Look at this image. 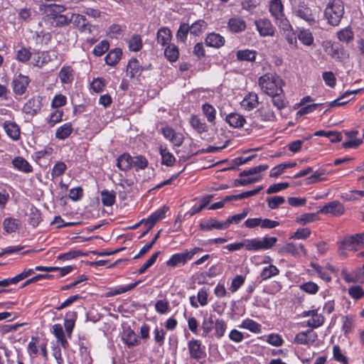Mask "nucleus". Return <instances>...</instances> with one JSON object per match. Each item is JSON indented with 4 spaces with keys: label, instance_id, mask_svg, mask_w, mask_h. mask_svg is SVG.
<instances>
[{
    "label": "nucleus",
    "instance_id": "obj_1",
    "mask_svg": "<svg viewBox=\"0 0 364 364\" xmlns=\"http://www.w3.org/2000/svg\"><path fill=\"white\" fill-rule=\"evenodd\" d=\"M66 10L63 5L51 4L44 6L43 13L48 21L56 27H62L68 25L71 19L63 13Z\"/></svg>",
    "mask_w": 364,
    "mask_h": 364
},
{
    "label": "nucleus",
    "instance_id": "obj_2",
    "mask_svg": "<svg viewBox=\"0 0 364 364\" xmlns=\"http://www.w3.org/2000/svg\"><path fill=\"white\" fill-rule=\"evenodd\" d=\"M258 83L262 90L269 96L282 94V80L276 75L267 73L259 78Z\"/></svg>",
    "mask_w": 364,
    "mask_h": 364
},
{
    "label": "nucleus",
    "instance_id": "obj_3",
    "mask_svg": "<svg viewBox=\"0 0 364 364\" xmlns=\"http://www.w3.org/2000/svg\"><path fill=\"white\" fill-rule=\"evenodd\" d=\"M344 14V4L341 0L330 1L323 12L327 23L332 26H338Z\"/></svg>",
    "mask_w": 364,
    "mask_h": 364
},
{
    "label": "nucleus",
    "instance_id": "obj_4",
    "mask_svg": "<svg viewBox=\"0 0 364 364\" xmlns=\"http://www.w3.org/2000/svg\"><path fill=\"white\" fill-rule=\"evenodd\" d=\"M269 11L274 18L277 26L284 31L291 29L289 21L284 13V5L282 0H271L269 5Z\"/></svg>",
    "mask_w": 364,
    "mask_h": 364
},
{
    "label": "nucleus",
    "instance_id": "obj_5",
    "mask_svg": "<svg viewBox=\"0 0 364 364\" xmlns=\"http://www.w3.org/2000/svg\"><path fill=\"white\" fill-rule=\"evenodd\" d=\"M277 242L275 237H264L262 239L252 238L243 240L245 248L247 251L257 252L260 250H269L273 247Z\"/></svg>",
    "mask_w": 364,
    "mask_h": 364
},
{
    "label": "nucleus",
    "instance_id": "obj_6",
    "mask_svg": "<svg viewBox=\"0 0 364 364\" xmlns=\"http://www.w3.org/2000/svg\"><path fill=\"white\" fill-rule=\"evenodd\" d=\"M294 16L306 21L309 26L314 25L317 21L316 15L304 1H299L292 6Z\"/></svg>",
    "mask_w": 364,
    "mask_h": 364
},
{
    "label": "nucleus",
    "instance_id": "obj_7",
    "mask_svg": "<svg viewBox=\"0 0 364 364\" xmlns=\"http://www.w3.org/2000/svg\"><path fill=\"white\" fill-rule=\"evenodd\" d=\"M279 252L283 255H289L294 257H299L301 253L307 255V251L301 243L288 242L279 248Z\"/></svg>",
    "mask_w": 364,
    "mask_h": 364
},
{
    "label": "nucleus",
    "instance_id": "obj_8",
    "mask_svg": "<svg viewBox=\"0 0 364 364\" xmlns=\"http://www.w3.org/2000/svg\"><path fill=\"white\" fill-rule=\"evenodd\" d=\"M303 317H309L306 321V326L311 328H317L321 326L324 321L325 318L321 314H318L317 309L305 311L302 313Z\"/></svg>",
    "mask_w": 364,
    "mask_h": 364
},
{
    "label": "nucleus",
    "instance_id": "obj_9",
    "mask_svg": "<svg viewBox=\"0 0 364 364\" xmlns=\"http://www.w3.org/2000/svg\"><path fill=\"white\" fill-rule=\"evenodd\" d=\"M345 212L343 205L338 200H333L325 204L318 210V213L325 215H331L333 216H340Z\"/></svg>",
    "mask_w": 364,
    "mask_h": 364
},
{
    "label": "nucleus",
    "instance_id": "obj_10",
    "mask_svg": "<svg viewBox=\"0 0 364 364\" xmlns=\"http://www.w3.org/2000/svg\"><path fill=\"white\" fill-rule=\"evenodd\" d=\"M255 26L261 36H273L275 28L267 18H260L255 21Z\"/></svg>",
    "mask_w": 364,
    "mask_h": 364
},
{
    "label": "nucleus",
    "instance_id": "obj_11",
    "mask_svg": "<svg viewBox=\"0 0 364 364\" xmlns=\"http://www.w3.org/2000/svg\"><path fill=\"white\" fill-rule=\"evenodd\" d=\"M164 136L171 142L175 146H181L184 137L181 133L176 132L172 127L166 126L161 129Z\"/></svg>",
    "mask_w": 364,
    "mask_h": 364
},
{
    "label": "nucleus",
    "instance_id": "obj_12",
    "mask_svg": "<svg viewBox=\"0 0 364 364\" xmlns=\"http://www.w3.org/2000/svg\"><path fill=\"white\" fill-rule=\"evenodd\" d=\"M29 82L30 80L28 76L19 74L12 82L14 93L18 95L24 94Z\"/></svg>",
    "mask_w": 364,
    "mask_h": 364
},
{
    "label": "nucleus",
    "instance_id": "obj_13",
    "mask_svg": "<svg viewBox=\"0 0 364 364\" xmlns=\"http://www.w3.org/2000/svg\"><path fill=\"white\" fill-rule=\"evenodd\" d=\"M316 339L317 334L312 330H307L298 333L294 338V342L297 344L310 346L312 345Z\"/></svg>",
    "mask_w": 364,
    "mask_h": 364
},
{
    "label": "nucleus",
    "instance_id": "obj_14",
    "mask_svg": "<svg viewBox=\"0 0 364 364\" xmlns=\"http://www.w3.org/2000/svg\"><path fill=\"white\" fill-rule=\"evenodd\" d=\"M168 210V208L164 206L162 208L156 210L147 219H144V225L146 228V232H149L154 225L165 217V213Z\"/></svg>",
    "mask_w": 364,
    "mask_h": 364
},
{
    "label": "nucleus",
    "instance_id": "obj_15",
    "mask_svg": "<svg viewBox=\"0 0 364 364\" xmlns=\"http://www.w3.org/2000/svg\"><path fill=\"white\" fill-rule=\"evenodd\" d=\"M228 28L231 33H241L247 28L246 21L239 16L232 17L228 21Z\"/></svg>",
    "mask_w": 364,
    "mask_h": 364
},
{
    "label": "nucleus",
    "instance_id": "obj_16",
    "mask_svg": "<svg viewBox=\"0 0 364 364\" xmlns=\"http://www.w3.org/2000/svg\"><path fill=\"white\" fill-rule=\"evenodd\" d=\"M3 128L11 139L17 141L20 139L21 129L19 126L13 121H5L3 123Z\"/></svg>",
    "mask_w": 364,
    "mask_h": 364
},
{
    "label": "nucleus",
    "instance_id": "obj_17",
    "mask_svg": "<svg viewBox=\"0 0 364 364\" xmlns=\"http://www.w3.org/2000/svg\"><path fill=\"white\" fill-rule=\"evenodd\" d=\"M122 340L128 348L136 346L140 343L137 335L130 327H128L123 331Z\"/></svg>",
    "mask_w": 364,
    "mask_h": 364
},
{
    "label": "nucleus",
    "instance_id": "obj_18",
    "mask_svg": "<svg viewBox=\"0 0 364 364\" xmlns=\"http://www.w3.org/2000/svg\"><path fill=\"white\" fill-rule=\"evenodd\" d=\"M205 43L208 47L219 48L224 46L225 39L220 33L212 32L207 35Z\"/></svg>",
    "mask_w": 364,
    "mask_h": 364
},
{
    "label": "nucleus",
    "instance_id": "obj_19",
    "mask_svg": "<svg viewBox=\"0 0 364 364\" xmlns=\"http://www.w3.org/2000/svg\"><path fill=\"white\" fill-rule=\"evenodd\" d=\"M188 260H190L186 251L180 253H176L169 258L166 262V265L168 267L174 268L181 265H184Z\"/></svg>",
    "mask_w": 364,
    "mask_h": 364
},
{
    "label": "nucleus",
    "instance_id": "obj_20",
    "mask_svg": "<svg viewBox=\"0 0 364 364\" xmlns=\"http://www.w3.org/2000/svg\"><path fill=\"white\" fill-rule=\"evenodd\" d=\"M188 350L191 358L198 360L205 355L201 342L198 340L192 339L188 343Z\"/></svg>",
    "mask_w": 364,
    "mask_h": 364
},
{
    "label": "nucleus",
    "instance_id": "obj_21",
    "mask_svg": "<svg viewBox=\"0 0 364 364\" xmlns=\"http://www.w3.org/2000/svg\"><path fill=\"white\" fill-rule=\"evenodd\" d=\"M345 134L348 139V140L343 143V146L346 149H355L363 143L362 139L357 138L358 134V131L357 130L345 132Z\"/></svg>",
    "mask_w": 364,
    "mask_h": 364
},
{
    "label": "nucleus",
    "instance_id": "obj_22",
    "mask_svg": "<svg viewBox=\"0 0 364 364\" xmlns=\"http://www.w3.org/2000/svg\"><path fill=\"white\" fill-rule=\"evenodd\" d=\"M116 166L122 171H129L133 167L132 156L127 153L119 155L117 159Z\"/></svg>",
    "mask_w": 364,
    "mask_h": 364
},
{
    "label": "nucleus",
    "instance_id": "obj_23",
    "mask_svg": "<svg viewBox=\"0 0 364 364\" xmlns=\"http://www.w3.org/2000/svg\"><path fill=\"white\" fill-rule=\"evenodd\" d=\"M172 39L171 31L168 27L160 28L156 33V41L160 46L165 47L171 43Z\"/></svg>",
    "mask_w": 364,
    "mask_h": 364
},
{
    "label": "nucleus",
    "instance_id": "obj_24",
    "mask_svg": "<svg viewBox=\"0 0 364 364\" xmlns=\"http://www.w3.org/2000/svg\"><path fill=\"white\" fill-rule=\"evenodd\" d=\"M258 104V96L255 92H249L245 96L240 103L241 107L247 111H250L256 108Z\"/></svg>",
    "mask_w": 364,
    "mask_h": 364
},
{
    "label": "nucleus",
    "instance_id": "obj_25",
    "mask_svg": "<svg viewBox=\"0 0 364 364\" xmlns=\"http://www.w3.org/2000/svg\"><path fill=\"white\" fill-rule=\"evenodd\" d=\"M75 71L71 66H63L58 77L63 84H71L74 80Z\"/></svg>",
    "mask_w": 364,
    "mask_h": 364
},
{
    "label": "nucleus",
    "instance_id": "obj_26",
    "mask_svg": "<svg viewBox=\"0 0 364 364\" xmlns=\"http://www.w3.org/2000/svg\"><path fill=\"white\" fill-rule=\"evenodd\" d=\"M360 249V247L355 242L353 238L350 236H348L341 242L339 254L340 255H344L346 257L345 250L357 252Z\"/></svg>",
    "mask_w": 364,
    "mask_h": 364
},
{
    "label": "nucleus",
    "instance_id": "obj_27",
    "mask_svg": "<svg viewBox=\"0 0 364 364\" xmlns=\"http://www.w3.org/2000/svg\"><path fill=\"white\" fill-rule=\"evenodd\" d=\"M73 132L71 122H66L60 126L55 131V137L59 140H65L68 138Z\"/></svg>",
    "mask_w": 364,
    "mask_h": 364
},
{
    "label": "nucleus",
    "instance_id": "obj_28",
    "mask_svg": "<svg viewBox=\"0 0 364 364\" xmlns=\"http://www.w3.org/2000/svg\"><path fill=\"white\" fill-rule=\"evenodd\" d=\"M12 164L16 169L23 173H28L33 171L31 164L21 156L15 157L12 160Z\"/></svg>",
    "mask_w": 364,
    "mask_h": 364
},
{
    "label": "nucleus",
    "instance_id": "obj_29",
    "mask_svg": "<svg viewBox=\"0 0 364 364\" xmlns=\"http://www.w3.org/2000/svg\"><path fill=\"white\" fill-rule=\"evenodd\" d=\"M226 122L234 128H241L246 122L245 118L237 113H230L226 116Z\"/></svg>",
    "mask_w": 364,
    "mask_h": 364
},
{
    "label": "nucleus",
    "instance_id": "obj_30",
    "mask_svg": "<svg viewBox=\"0 0 364 364\" xmlns=\"http://www.w3.org/2000/svg\"><path fill=\"white\" fill-rule=\"evenodd\" d=\"M200 228L203 231H210L213 229L223 230L226 228L225 223H221L215 218H210L206 222L201 223Z\"/></svg>",
    "mask_w": 364,
    "mask_h": 364
},
{
    "label": "nucleus",
    "instance_id": "obj_31",
    "mask_svg": "<svg viewBox=\"0 0 364 364\" xmlns=\"http://www.w3.org/2000/svg\"><path fill=\"white\" fill-rule=\"evenodd\" d=\"M41 100L31 98L24 105L23 109L25 113L34 115L41 109Z\"/></svg>",
    "mask_w": 364,
    "mask_h": 364
},
{
    "label": "nucleus",
    "instance_id": "obj_32",
    "mask_svg": "<svg viewBox=\"0 0 364 364\" xmlns=\"http://www.w3.org/2000/svg\"><path fill=\"white\" fill-rule=\"evenodd\" d=\"M141 68L138 60L131 59L127 67V75L131 78H134L140 75Z\"/></svg>",
    "mask_w": 364,
    "mask_h": 364
},
{
    "label": "nucleus",
    "instance_id": "obj_33",
    "mask_svg": "<svg viewBox=\"0 0 364 364\" xmlns=\"http://www.w3.org/2000/svg\"><path fill=\"white\" fill-rule=\"evenodd\" d=\"M53 333L57 338L58 341L60 343L61 346L66 349L69 343L65 338V333L63 326L60 323H56L53 326Z\"/></svg>",
    "mask_w": 364,
    "mask_h": 364
},
{
    "label": "nucleus",
    "instance_id": "obj_34",
    "mask_svg": "<svg viewBox=\"0 0 364 364\" xmlns=\"http://www.w3.org/2000/svg\"><path fill=\"white\" fill-rule=\"evenodd\" d=\"M191 126L199 134L208 132V126L205 122L197 115H193L190 118Z\"/></svg>",
    "mask_w": 364,
    "mask_h": 364
},
{
    "label": "nucleus",
    "instance_id": "obj_35",
    "mask_svg": "<svg viewBox=\"0 0 364 364\" xmlns=\"http://www.w3.org/2000/svg\"><path fill=\"white\" fill-rule=\"evenodd\" d=\"M159 153L161 156V164L163 165H166V166H172L174 164L176 158L166 147L160 146Z\"/></svg>",
    "mask_w": 364,
    "mask_h": 364
},
{
    "label": "nucleus",
    "instance_id": "obj_36",
    "mask_svg": "<svg viewBox=\"0 0 364 364\" xmlns=\"http://www.w3.org/2000/svg\"><path fill=\"white\" fill-rule=\"evenodd\" d=\"M257 52L253 50H239L236 53V58L240 61L254 62L256 59Z\"/></svg>",
    "mask_w": 364,
    "mask_h": 364
},
{
    "label": "nucleus",
    "instance_id": "obj_37",
    "mask_svg": "<svg viewBox=\"0 0 364 364\" xmlns=\"http://www.w3.org/2000/svg\"><path fill=\"white\" fill-rule=\"evenodd\" d=\"M122 51L120 48H114L110 50L105 56V62L108 65L114 66L121 59Z\"/></svg>",
    "mask_w": 364,
    "mask_h": 364
},
{
    "label": "nucleus",
    "instance_id": "obj_38",
    "mask_svg": "<svg viewBox=\"0 0 364 364\" xmlns=\"http://www.w3.org/2000/svg\"><path fill=\"white\" fill-rule=\"evenodd\" d=\"M33 60L34 66L41 68L50 60V56L48 51H39L35 54Z\"/></svg>",
    "mask_w": 364,
    "mask_h": 364
},
{
    "label": "nucleus",
    "instance_id": "obj_39",
    "mask_svg": "<svg viewBox=\"0 0 364 364\" xmlns=\"http://www.w3.org/2000/svg\"><path fill=\"white\" fill-rule=\"evenodd\" d=\"M165 47L164 55L166 59L170 62H176L179 57L178 47L173 43H170Z\"/></svg>",
    "mask_w": 364,
    "mask_h": 364
},
{
    "label": "nucleus",
    "instance_id": "obj_40",
    "mask_svg": "<svg viewBox=\"0 0 364 364\" xmlns=\"http://www.w3.org/2000/svg\"><path fill=\"white\" fill-rule=\"evenodd\" d=\"M71 21H73V24L80 31H85L88 23L85 16L81 14H73L71 16Z\"/></svg>",
    "mask_w": 364,
    "mask_h": 364
},
{
    "label": "nucleus",
    "instance_id": "obj_41",
    "mask_svg": "<svg viewBox=\"0 0 364 364\" xmlns=\"http://www.w3.org/2000/svg\"><path fill=\"white\" fill-rule=\"evenodd\" d=\"M202 111L208 122L215 124L216 110L214 107L209 103H205L202 105Z\"/></svg>",
    "mask_w": 364,
    "mask_h": 364
},
{
    "label": "nucleus",
    "instance_id": "obj_42",
    "mask_svg": "<svg viewBox=\"0 0 364 364\" xmlns=\"http://www.w3.org/2000/svg\"><path fill=\"white\" fill-rule=\"evenodd\" d=\"M4 230L7 233L16 232L20 227V222L18 219L7 218L3 222Z\"/></svg>",
    "mask_w": 364,
    "mask_h": 364
},
{
    "label": "nucleus",
    "instance_id": "obj_43",
    "mask_svg": "<svg viewBox=\"0 0 364 364\" xmlns=\"http://www.w3.org/2000/svg\"><path fill=\"white\" fill-rule=\"evenodd\" d=\"M64 112L62 109H55L46 118L49 127H53L55 124L63 120Z\"/></svg>",
    "mask_w": 364,
    "mask_h": 364
},
{
    "label": "nucleus",
    "instance_id": "obj_44",
    "mask_svg": "<svg viewBox=\"0 0 364 364\" xmlns=\"http://www.w3.org/2000/svg\"><path fill=\"white\" fill-rule=\"evenodd\" d=\"M207 26L204 20H198L190 26V33L194 36H198L206 29Z\"/></svg>",
    "mask_w": 364,
    "mask_h": 364
},
{
    "label": "nucleus",
    "instance_id": "obj_45",
    "mask_svg": "<svg viewBox=\"0 0 364 364\" xmlns=\"http://www.w3.org/2000/svg\"><path fill=\"white\" fill-rule=\"evenodd\" d=\"M279 274V269L276 266L270 264L268 267L263 268L260 273V277L263 280H267L272 277L278 275Z\"/></svg>",
    "mask_w": 364,
    "mask_h": 364
},
{
    "label": "nucleus",
    "instance_id": "obj_46",
    "mask_svg": "<svg viewBox=\"0 0 364 364\" xmlns=\"http://www.w3.org/2000/svg\"><path fill=\"white\" fill-rule=\"evenodd\" d=\"M132 164L134 169L138 171L139 170L145 169L149 164L146 158L142 155H137L132 157Z\"/></svg>",
    "mask_w": 364,
    "mask_h": 364
},
{
    "label": "nucleus",
    "instance_id": "obj_47",
    "mask_svg": "<svg viewBox=\"0 0 364 364\" xmlns=\"http://www.w3.org/2000/svg\"><path fill=\"white\" fill-rule=\"evenodd\" d=\"M261 119L265 122H273L276 119V115L269 107H262L257 110Z\"/></svg>",
    "mask_w": 364,
    "mask_h": 364
},
{
    "label": "nucleus",
    "instance_id": "obj_48",
    "mask_svg": "<svg viewBox=\"0 0 364 364\" xmlns=\"http://www.w3.org/2000/svg\"><path fill=\"white\" fill-rule=\"evenodd\" d=\"M311 266L316 271V272L318 274V277L321 279H323L326 282H329L331 280V276L330 274V272L326 268L314 263H312Z\"/></svg>",
    "mask_w": 364,
    "mask_h": 364
},
{
    "label": "nucleus",
    "instance_id": "obj_49",
    "mask_svg": "<svg viewBox=\"0 0 364 364\" xmlns=\"http://www.w3.org/2000/svg\"><path fill=\"white\" fill-rule=\"evenodd\" d=\"M28 223L33 227H36L41 222V213L35 207L31 206L30 213L28 214Z\"/></svg>",
    "mask_w": 364,
    "mask_h": 364
},
{
    "label": "nucleus",
    "instance_id": "obj_50",
    "mask_svg": "<svg viewBox=\"0 0 364 364\" xmlns=\"http://www.w3.org/2000/svg\"><path fill=\"white\" fill-rule=\"evenodd\" d=\"M240 327L248 329L250 331L255 333H259L261 331L260 324L249 318L244 320L242 322Z\"/></svg>",
    "mask_w": 364,
    "mask_h": 364
},
{
    "label": "nucleus",
    "instance_id": "obj_51",
    "mask_svg": "<svg viewBox=\"0 0 364 364\" xmlns=\"http://www.w3.org/2000/svg\"><path fill=\"white\" fill-rule=\"evenodd\" d=\"M269 168L267 164H262L259 166H257L249 168L247 170H244L240 173V177H246V176H252L253 175H256L262 171H266Z\"/></svg>",
    "mask_w": 364,
    "mask_h": 364
},
{
    "label": "nucleus",
    "instance_id": "obj_52",
    "mask_svg": "<svg viewBox=\"0 0 364 364\" xmlns=\"http://www.w3.org/2000/svg\"><path fill=\"white\" fill-rule=\"evenodd\" d=\"M247 178L242 177V178H238L235 181V186H246L250 184L259 182L262 180V176L261 175H257L255 176H247Z\"/></svg>",
    "mask_w": 364,
    "mask_h": 364
},
{
    "label": "nucleus",
    "instance_id": "obj_53",
    "mask_svg": "<svg viewBox=\"0 0 364 364\" xmlns=\"http://www.w3.org/2000/svg\"><path fill=\"white\" fill-rule=\"evenodd\" d=\"M115 193L113 191H102L101 192L102 203L105 206H111L115 202Z\"/></svg>",
    "mask_w": 364,
    "mask_h": 364
},
{
    "label": "nucleus",
    "instance_id": "obj_54",
    "mask_svg": "<svg viewBox=\"0 0 364 364\" xmlns=\"http://www.w3.org/2000/svg\"><path fill=\"white\" fill-rule=\"evenodd\" d=\"M188 32H190V26L188 23H181L177 32L176 38L178 41L184 43L187 38Z\"/></svg>",
    "mask_w": 364,
    "mask_h": 364
},
{
    "label": "nucleus",
    "instance_id": "obj_55",
    "mask_svg": "<svg viewBox=\"0 0 364 364\" xmlns=\"http://www.w3.org/2000/svg\"><path fill=\"white\" fill-rule=\"evenodd\" d=\"M143 43L139 35H134L129 41V48L131 51L136 52L141 50Z\"/></svg>",
    "mask_w": 364,
    "mask_h": 364
},
{
    "label": "nucleus",
    "instance_id": "obj_56",
    "mask_svg": "<svg viewBox=\"0 0 364 364\" xmlns=\"http://www.w3.org/2000/svg\"><path fill=\"white\" fill-rule=\"evenodd\" d=\"M317 219V215L314 213H304L296 218L295 221L301 225H306L314 222Z\"/></svg>",
    "mask_w": 364,
    "mask_h": 364
},
{
    "label": "nucleus",
    "instance_id": "obj_57",
    "mask_svg": "<svg viewBox=\"0 0 364 364\" xmlns=\"http://www.w3.org/2000/svg\"><path fill=\"white\" fill-rule=\"evenodd\" d=\"M67 170L66 164L63 161H58L53 166L51 171L52 178L62 176Z\"/></svg>",
    "mask_w": 364,
    "mask_h": 364
},
{
    "label": "nucleus",
    "instance_id": "obj_58",
    "mask_svg": "<svg viewBox=\"0 0 364 364\" xmlns=\"http://www.w3.org/2000/svg\"><path fill=\"white\" fill-rule=\"evenodd\" d=\"M215 328V335L218 338H222L226 331L227 324L223 319H217L213 326Z\"/></svg>",
    "mask_w": 364,
    "mask_h": 364
},
{
    "label": "nucleus",
    "instance_id": "obj_59",
    "mask_svg": "<svg viewBox=\"0 0 364 364\" xmlns=\"http://www.w3.org/2000/svg\"><path fill=\"white\" fill-rule=\"evenodd\" d=\"M31 52L29 48L22 47L16 52V60L21 63H26L31 58Z\"/></svg>",
    "mask_w": 364,
    "mask_h": 364
},
{
    "label": "nucleus",
    "instance_id": "obj_60",
    "mask_svg": "<svg viewBox=\"0 0 364 364\" xmlns=\"http://www.w3.org/2000/svg\"><path fill=\"white\" fill-rule=\"evenodd\" d=\"M299 40L306 46H311L314 42L312 33L308 30H302L298 35Z\"/></svg>",
    "mask_w": 364,
    "mask_h": 364
},
{
    "label": "nucleus",
    "instance_id": "obj_61",
    "mask_svg": "<svg viewBox=\"0 0 364 364\" xmlns=\"http://www.w3.org/2000/svg\"><path fill=\"white\" fill-rule=\"evenodd\" d=\"M337 37L341 41L348 43L353 39V32L350 28H346L337 33Z\"/></svg>",
    "mask_w": 364,
    "mask_h": 364
},
{
    "label": "nucleus",
    "instance_id": "obj_62",
    "mask_svg": "<svg viewBox=\"0 0 364 364\" xmlns=\"http://www.w3.org/2000/svg\"><path fill=\"white\" fill-rule=\"evenodd\" d=\"M349 296L355 300L360 299L364 296V290L359 285H354L348 288Z\"/></svg>",
    "mask_w": 364,
    "mask_h": 364
},
{
    "label": "nucleus",
    "instance_id": "obj_63",
    "mask_svg": "<svg viewBox=\"0 0 364 364\" xmlns=\"http://www.w3.org/2000/svg\"><path fill=\"white\" fill-rule=\"evenodd\" d=\"M105 86L106 82L102 77L95 78L90 84L91 89L96 93L102 92Z\"/></svg>",
    "mask_w": 364,
    "mask_h": 364
},
{
    "label": "nucleus",
    "instance_id": "obj_64",
    "mask_svg": "<svg viewBox=\"0 0 364 364\" xmlns=\"http://www.w3.org/2000/svg\"><path fill=\"white\" fill-rule=\"evenodd\" d=\"M109 44L106 40L102 41L93 49V54L95 56H101L109 50Z\"/></svg>",
    "mask_w": 364,
    "mask_h": 364
}]
</instances>
